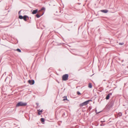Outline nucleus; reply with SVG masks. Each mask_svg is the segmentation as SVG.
Returning a JSON list of instances; mask_svg holds the SVG:
<instances>
[{"mask_svg": "<svg viewBox=\"0 0 128 128\" xmlns=\"http://www.w3.org/2000/svg\"><path fill=\"white\" fill-rule=\"evenodd\" d=\"M77 94L78 95H79L80 94V93L79 92H77Z\"/></svg>", "mask_w": 128, "mask_h": 128, "instance_id": "6ab92c4d", "label": "nucleus"}, {"mask_svg": "<svg viewBox=\"0 0 128 128\" xmlns=\"http://www.w3.org/2000/svg\"><path fill=\"white\" fill-rule=\"evenodd\" d=\"M118 115L119 116H121L122 115V114L121 112H119V113H118Z\"/></svg>", "mask_w": 128, "mask_h": 128, "instance_id": "f8f14e48", "label": "nucleus"}, {"mask_svg": "<svg viewBox=\"0 0 128 128\" xmlns=\"http://www.w3.org/2000/svg\"><path fill=\"white\" fill-rule=\"evenodd\" d=\"M19 18L21 19H23V17L22 16H19Z\"/></svg>", "mask_w": 128, "mask_h": 128, "instance_id": "9b49d317", "label": "nucleus"}, {"mask_svg": "<svg viewBox=\"0 0 128 128\" xmlns=\"http://www.w3.org/2000/svg\"><path fill=\"white\" fill-rule=\"evenodd\" d=\"M88 87L90 88H92V84L91 83H90L89 84L88 86Z\"/></svg>", "mask_w": 128, "mask_h": 128, "instance_id": "9d476101", "label": "nucleus"}, {"mask_svg": "<svg viewBox=\"0 0 128 128\" xmlns=\"http://www.w3.org/2000/svg\"><path fill=\"white\" fill-rule=\"evenodd\" d=\"M90 101V100H87L83 103L80 104V106H83L86 105L88 104V102Z\"/></svg>", "mask_w": 128, "mask_h": 128, "instance_id": "7ed1b4c3", "label": "nucleus"}, {"mask_svg": "<svg viewBox=\"0 0 128 128\" xmlns=\"http://www.w3.org/2000/svg\"><path fill=\"white\" fill-rule=\"evenodd\" d=\"M119 44L120 45H122L124 44V43L123 42H122V43H119Z\"/></svg>", "mask_w": 128, "mask_h": 128, "instance_id": "dca6fc26", "label": "nucleus"}, {"mask_svg": "<svg viewBox=\"0 0 128 128\" xmlns=\"http://www.w3.org/2000/svg\"><path fill=\"white\" fill-rule=\"evenodd\" d=\"M29 18L28 16H23V19H24V20L26 21L27 20H26V18Z\"/></svg>", "mask_w": 128, "mask_h": 128, "instance_id": "39448f33", "label": "nucleus"}, {"mask_svg": "<svg viewBox=\"0 0 128 128\" xmlns=\"http://www.w3.org/2000/svg\"><path fill=\"white\" fill-rule=\"evenodd\" d=\"M68 74H66L64 75L62 77V80H68Z\"/></svg>", "mask_w": 128, "mask_h": 128, "instance_id": "f03ea898", "label": "nucleus"}, {"mask_svg": "<svg viewBox=\"0 0 128 128\" xmlns=\"http://www.w3.org/2000/svg\"><path fill=\"white\" fill-rule=\"evenodd\" d=\"M100 11L104 13H106L108 12V10H101Z\"/></svg>", "mask_w": 128, "mask_h": 128, "instance_id": "423d86ee", "label": "nucleus"}, {"mask_svg": "<svg viewBox=\"0 0 128 128\" xmlns=\"http://www.w3.org/2000/svg\"><path fill=\"white\" fill-rule=\"evenodd\" d=\"M20 11L19 12V13H19V14H20Z\"/></svg>", "mask_w": 128, "mask_h": 128, "instance_id": "412c9836", "label": "nucleus"}, {"mask_svg": "<svg viewBox=\"0 0 128 128\" xmlns=\"http://www.w3.org/2000/svg\"><path fill=\"white\" fill-rule=\"evenodd\" d=\"M110 94H108V95H107V96H106V100H108L109 99V97H110Z\"/></svg>", "mask_w": 128, "mask_h": 128, "instance_id": "6e6552de", "label": "nucleus"}, {"mask_svg": "<svg viewBox=\"0 0 128 128\" xmlns=\"http://www.w3.org/2000/svg\"><path fill=\"white\" fill-rule=\"evenodd\" d=\"M64 99L63 100L65 101L66 100H67L66 97L64 96L63 97Z\"/></svg>", "mask_w": 128, "mask_h": 128, "instance_id": "ddd939ff", "label": "nucleus"}, {"mask_svg": "<svg viewBox=\"0 0 128 128\" xmlns=\"http://www.w3.org/2000/svg\"><path fill=\"white\" fill-rule=\"evenodd\" d=\"M16 50L20 52H21V51L20 50V49H17Z\"/></svg>", "mask_w": 128, "mask_h": 128, "instance_id": "2eb2a0df", "label": "nucleus"}, {"mask_svg": "<svg viewBox=\"0 0 128 128\" xmlns=\"http://www.w3.org/2000/svg\"><path fill=\"white\" fill-rule=\"evenodd\" d=\"M44 13H43L42 15H39L38 14H37L36 15V17L38 18H39V17H40L41 16H42L43 14H44Z\"/></svg>", "mask_w": 128, "mask_h": 128, "instance_id": "1a4fd4ad", "label": "nucleus"}, {"mask_svg": "<svg viewBox=\"0 0 128 128\" xmlns=\"http://www.w3.org/2000/svg\"><path fill=\"white\" fill-rule=\"evenodd\" d=\"M28 83L30 84H33L34 83V80H29L28 81Z\"/></svg>", "mask_w": 128, "mask_h": 128, "instance_id": "20e7f679", "label": "nucleus"}, {"mask_svg": "<svg viewBox=\"0 0 128 128\" xmlns=\"http://www.w3.org/2000/svg\"><path fill=\"white\" fill-rule=\"evenodd\" d=\"M45 10V8H44V7H42L41 10Z\"/></svg>", "mask_w": 128, "mask_h": 128, "instance_id": "f3484780", "label": "nucleus"}, {"mask_svg": "<svg viewBox=\"0 0 128 128\" xmlns=\"http://www.w3.org/2000/svg\"><path fill=\"white\" fill-rule=\"evenodd\" d=\"M40 112H38V114L39 115H40L41 114L40 113Z\"/></svg>", "mask_w": 128, "mask_h": 128, "instance_id": "aec40b11", "label": "nucleus"}, {"mask_svg": "<svg viewBox=\"0 0 128 128\" xmlns=\"http://www.w3.org/2000/svg\"><path fill=\"white\" fill-rule=\"evenodd\" d=\"M41 121L42 122H44V118H42L41 119Z\"/></svg>", "mask_w": 128, "mask_h": 128, "instance_id": "4468645a", "label": "nucleus"}, {"mask_svg": "<svg viewBox=\"0 0 128 128\" xmlns=\"http://www.w3.org/2000/svg\"><path fill=\"white\" fill-rule=\"evenodd\" d=\"M27 104L26 102H22L18 103L16 105V106H25Z\"/></svg>", "mask_w": 128, "mask_h": 128, "instance_id": "f257e3e1", "label": "nucleus"}, {"mask_svg": "<svg viewBox=\"0 0 128 128\" xmlns=\"http://www.w3.org/2000/svg\"><path fill=\"white\" fill-rule=\"evenodd\" d=\"M38 110V112H42V110Z\"/></svg>", "mask_w": 128, "mask_h": 128, "instance_id": "a211bd4d", "label": "nucleus"}, {"mask_svg": "<svg viewBox=\"0 0 128 128\" xmlns=\"http://www.w3.org/2000/svg\"><path fill=\"white\" fill-rule=\"evenodd\" d=\"M38 11V10L37 9L34 10L32 12V14H36L37 12Z\"/></svg>", "mask_w": 128, "mask_h": 128, "instance_id": "0eeeda50", "label": "nucleus"}]
</instances>
